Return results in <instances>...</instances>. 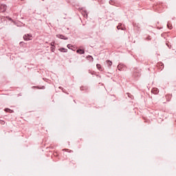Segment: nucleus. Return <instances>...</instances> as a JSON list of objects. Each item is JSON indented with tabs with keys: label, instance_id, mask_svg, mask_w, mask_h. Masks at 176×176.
<instances>
[{
	"label": "nucleus",
	"instance_id": "1",
	"mask_svg": "<svg viewBox=\"0 0 176 176\" xmlns=\"http://www.w3.org/2000/svg\"><path fill=\"white\" fill-rule=\"evenodd\" d=\"M24 41H32V36L30 34H26L23 35Z\"/></svg>",
	"mask_w": 176,
	"mask_h": 176
},
{
	"label": "nucleus",
	"instance_id": "2",
	"mask_svg": "<svg viewBox=\"0 0 176 176\" xmlns=\"http://www.w3.org/2000/svg\"><path fill=\"white\" fill-rule=\"evenodd\" d=\"M151 93H153V94H157L159 93V89L153 88L151 90Z\"/></svg>",
	"mask_w": 176,
	"mask_h": 176
},
{
	"label": "nucleus",
	"instance_id": "3",
	"mask_svg": "<svg viewBox=\"0 0 176 176\" xmlns=\"http://www.w3.org/2000/svg\"><path fill=\"white\" fill-rule=\"evenodd\" d=\"M76 53H78V54H85V50L78 49L76 50Z\"/></svg>",
	"mask_w": 176,
	"mask_h": 176
},
{
	"label": "nucleus",
	"instance_id": "4",
	"mask_svg": "<svg viewBox=\"0 0 176 176\" xmlns=\"http://www.w3.org/2000/svg\"><path fill=\"white\" fill-rule=\"evenodd\" d=\"M56 38H59L60 39H67V38H65V36H64L61 34H57Z\"/></svg>",
	"mask_w": 176,
	"mask_h": 176
},
{
	"label": "nucleus",
	"instance_id": "5",
	"mask_svg": "<svg viewBox=\"0 0 176 176\" xmlns=\"http://www.w3.org/2000/svg\"><path fill=\"white\" fill-rule=\"evenodd\" d=\"M96 67L99 71H102V67L101 66L100 64H97Z\"/></svg>",
	"mask_w": 176,
	"mask_h": 176
},
{
	"label": "nucleus",
	"instance_id": "6",
	"mask_svg": "<svg viewBox=\"0 0 176 176\" xmlns=\"http://www.w3.org/2000/svg\"><path fill=\"white\" fill-rule=\"evenodd\" d=\"M87 60H89V61H94V58H93V56L89 55L87 56Z\"/></svg>",
	"mask_w": 176,
	"mask_h": 176
},
{
	"label": "nucleus",
	"instance_id": "7",
	"mask_svg": "<svg viewBox=\"0 0 176 176\" xmlns=\"http://www.w3.org/2000/svg\"><path fill=\"white\" fill-rule=\"evenodd\" d=\"M5 112H9V113H13V110L10 109H5Z\"/></svg>",
	"mask_w": 176,
	"mask_h": 176
},
{
	"label": "nucleus",
	"instance_id": "8",
	"mask_svg": "<svg viewBox=\"0 0 176 176\" xmlns=\"http://www.w3.org/2000/svg\"><path fill=\"white\" fill-rule=\"evenodd\" d=\"M6 5H1V9H3V12H5V10H6Z\"/></svg>",
	"mask_w": 176,
	"mask_h": 176
},
{
	"label": "nucleus",
	"instance_id": "9",
	"mask_svg": "<svg viewBox=\"0 0 176 176\" xmlns=\"http://www.w3.org/2000/svg\"><path fill=\"white\" fill-rule=\"evenodd\" d=\"M107 63L108 64L109 67H111L112 65V61L107 60Z\"/></svg>",
	"mask_w": 176,
	"mask_h": 176
},
{
	"label": "nucleus",
	"instance_id": "10",
	"mask_svg": "<svg viewBox=\"0 0 176 176\" xmlns=\"http://www.w3.org/2000/svg\"><path fill=\"white\" fill-rule=\"evenodd\" d=\"M60 52H62L63 53H67V50L64 49V48H60L59 49Z\"/></svg>",
	"mask_w": 176,
	"mask_h": 176
},
{
	"label": "nucleus",
	"instance_id": "11",
	"mask_svg": "<svg viewBox=\"0 0 176 176\" xmlns=\"http://www.w3.org/2000/svg\"><path fill=\"white\" fill-rule=\"evenodd\" d=\"M0 123H1V124H5V121H3V120H0Z\"/></svg>",
	"mask_w": 176,
	"mask_h": 176
},
{
	"label": "nucleus",
	"instance_id": "12",
	"mask_svg": "<svg viewBox=\"0 0 176 176\" xmlns=\"http://www.w3.org/2000/svg\"><path fill=\"white\" fill-rule=\"evenodd\" d=\"M51 50H52V52H54V47H51Z\"/></svg>",
	"mask_w": 176,
	"mask_h": 176
},
{
	"label": "nucleus",
	"instance_id": "13",
	"mask_svg": "<svg viewBox=\"0 0 176 176\" xmlns=\"http://www.w3.org/2000/svg\"><path fill=\"white\" fill-rule=\"evenodd\" d=\"M67 47H68V49H70L71 48V45L68 44Z\"/></svg>",
	"mask_w": 176,
	"mask_h": 176
},
{
	"label": "nucleus",
	"instance_id": "14",
	"mask_svg": "<svg viewBox=\"0 0 176 176\" xmlns=\"http://www.w3.org/2000/svg\"><path fill=\"white\" fill-rule=\"evenodd\" d=\"M51 46H54V42L51 43Z\"/></svg>",
	"mask_w": 176,
	"mask_h": 176
},
{
	"label": "nucleus",
	"instance_id": "15",
	"mask_svg": "<svg viewBox=\"0 0 176 176\" xmlns=\"http://www.w3.org/2000/svg\"><path fill=\"white\" fill-rule=\"evenodd\" d=\"M117 28H118V30H120V26H118Z\"/></svg>",
	"mask_w": 176,
	"mask_h": 176
},
{
	"label": "nucleus",
	"instance_id": "16",
	"mask_svg": "<svg viewBox=\"0 0 176 176\" xmlns=\"http://www.w3.org/2000/svg\"><path fill=\"white\" fill-rule=\"evenodd\" d=\"M21 1H24V0H21Z\"/></svg>",
	"mask_w": 176,
	"mask_h": 176
},
{
	"label": "nucleus",
	"instance_id": "17",
	"mask_svg": "<svg viewBox=\"0 0 176 176\" xmlns=\"http://www.w3.org/2000/svg\"><path fill=\"white\" fill-rule=\"evenodd\" d=\"M42 1H45V0H42Z\"/></svg>",
	"mask_w": 176,
	"mask_h": 176
}]
</instances>
